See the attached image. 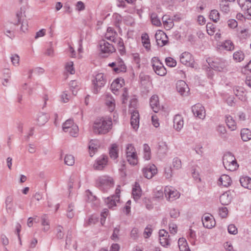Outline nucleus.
I'll list each match as a JSON object with an SVG mask.
<instances>
[{
  "instance_id": "55",
  "label": "nucleus",
  "mask_w": 251,
  "mask_h": 251,
  "mask_svg": "<svg viewBox=\"0 0 251 251\" xmlns=\"http://www.w3.org/2000/svg\"><path fill=\"white\" fill-rule=\"evenodd\" d=\"M74 206L72 204H70L68 208L67 213V217L68 218L71 219L74 216Z\"/></svg>"
},
{
  "instance_id": "6",
  "label": "nucleus",
  "mask_w": 251,
  "mask_h": 251,
  "mask_svg": "<svg viewBox=\"0 0 251 251\" xmlns=\"http://www.w3.org/2000/svg\"><path fill=\"white\" fill-rule=\"evenodd\" d=\"M97 183L100 189L104 192H107L114 185L113 178L108 176L100 177L97 180Z\"/></svg>"
},
{
  "instance_id": "5",
  "label": "nucleus",
  "mask_w": 251,
  "mask_h": 251,
  "mask_svg": "<svg viewBox=\"0 0 251 251\" xmlns=\"http://www.w3.org/2000/svg\"><path fill=\"white\" fill-rule=\"evenodd\" d=\"M210 59L207 60L208 64L213 69L219 72H226L227 70V62L220 58H217L214 59L211 62Z\"/></svg>"
},
{
  "instance_id": "34",
  "label": "nucleus",
  "mask_w": 251,
  "mask_h": 251,
  "mask_svg": "<svg viewBox=\"0 0 251 251\" xmlns=\"http://www.w3.org/2000/svg\"><path fill=\"white\" fill-rule=\"evenodd\" d=\"M220 184L225 187L229 186L231 183L230 177L226 175H223L219 179Z\"/></svg>"
},
{
  "instance_id": "46",
  "label": "nucleus",
  "mask_w": 251,
  "mask_h": 251,
  "mask_svg": "<svg viewBox=\"0 0 251 251\" xmlns=\"http://www.w3.org/2000/svg\"><path fill=\"white\" fill-rule=\"evenodd\" d=\"M10 60L13 66L17 67L19 65L20 56L17 54H11Z\"/></svg>"
},
{
  "instance_id": "64",
  "label": "nucleus",
  "mask_w": 251,
  "mask_h": 251,
  "mask_svg": "<svg viewBox=\"0 0 251 251\" xmlns=\"http://www.w3.org/2000/svg\"><path fill=\"white\" fill-rule=\"evenodd\" d=\"M86 195L87 198V200L89 201H93L96 199V197L88 190L86 191Z\"/></svg>"
},
{
  "instance_id": "33",
  "label": "nucleus",
  "mask_w": 251,
  "mask_h": 251,
  "mask_svg": "<svg viewBox=\"0 0 251 251\" xmlns=\"http://www.w3.org/2000/svg\"><path fill=\"white\" fill-rule=\"evenodd\" d=\"M107 160L108 158L106 156H103L97 160V163L94 165L95 168L97 170H101L106 165Z\"/></svg>"
},
{
  "instance_id": "40",
  "label": "nucleus",
  "mask_w": 251,
  "mask_h": 251,
  "mask_svg": "<svg viewBox=\"0 0 251 251\" xmlns=\"http://www.w3.org/2000/svg\"><path fill=\"white\" fill-rule=\"evenodd\" d=\"M143 157L146 160H149L151 157L150 147L146 144L143 145Z\"/></svg>"
},
{
  "instance_id": "20",
  "label": "nucleus",
  "mask_w": 251,
  "mask_h": 251,
  "mask_svg": "<svg viewBox=\"0 0 251 251\" xmlns=\"http://www.w3.org/2000/svg\"><path fill=\"white\" fill-rule=\"evenodd\" d=\"M131 112L130 124L133 128L136 130L139 127V114L137 110H133Z\"/></svg>"
},
{
  "instance_id": "43",
  "label": "nucleus",
  "mask_w": 251,
  "mask_h": 251,
  "mask_svg": "<svg viewBox=\"0 0 251 251\" xmlns=\"http://www.w3.org/2000/svg\"><path fill=\"white\" fill-rule=\"evenodd\" d=\"M56 237L57 239H62L64 238V228L61 226L58 225L56 227Z\"/></svg>"
},
{
  "instance_id": "36",
  "label": "nucleus",
  "mask_w": 251,
  "mask_h": 251,
  "mask_svg": "<svg viewBox=\"0 0 251 251\" xmlns=\"http://www.w3.org/2000/svg\"><path fill=\"white\" fill-rule=\"evenodd\" d=\"M241 139L244 142L248 141L251 139V131L248 128H243L240 132Z\"/></svg>"
},
{
  "instance_id": "12",
  "label": "nucleus",
  "mask_w": 251,
  "mask_h": 251,
  "mask_svg": "<svg viewBox=\"0 0 251 251\" xmlns=\"http://www.w3.org/2000/svg\"><path fill=\"white\" fill-rule=\"evenodd\" d=\"M144 176L148 178H151L157 172V168L154 164H149L143 169Z\"/></svg>"
},
{
  "instance_id": "3",
  "label": "nucleus",
  "mask_w": 251,
  "mask_h": 251,
  "mask_svg": "<svg viewBox=\"0 0 251 251\" xmlns=\"http://www.w3.org/2000/svg\"><path fill=\"white\" fill-rule=\"evenodd\" d=\"M223 163L225 169L230 171H234L238 167L235 157L230 152H227L224 155Z\"/></svg>"
},
{
  "instance_id": "30",
  "label": "nucleus",
  "mask_w": 251,
  "mask_h": 251,
  "mask_svg": "<svg viewBox=\"0 0 251 251\" xmlns=\"http://www.w3.org/2000/svg\"><path fill=\"white\" fill-rule=\"evenodd\" d=\"M231 197L229 192L223 193L220 197V201L223 205H228L230 203Z\"/></svg>"
},
{
  "instance_id": "8",
  "label": "nucleus",
  "mask_w": 251,
  "mask_h": 251,
  "mask_svg": "<svg viewBox=\"0 0 251 251\" xmlns=\"http://www.w3.org/2000/svg\"><path fill=\"white\" fill-rule=\"evenodd\" d=\"M105 84V80L104 78V75L100 73L96 75L95 79L93 80V84L94 86L93 92L95 94H98L101 88L104 86Z\"/></svg>"
},
{
  "instance_id": "56",
  "label": "nucleus",
  "mask_w": 251,
  "mask_h": 251,
  "mask_svg": "<svg viewBox=\"0 0 251 251\" xmlns=\"http://www.w3.org/2000/svg\"><path fill=\"white\" fill-rule=\"evenodd\" d=\"M219 213L222 218H226L228 214V210L226 207H222L219 208Z\"/></svg>"
},
{
  "instance_id": "10",
  "label": "nucleus",
  "mask_w": 251,
  "mask_h": 251,
  "mask_svg": "<svg viewBox=\"0 0 251 251\" xmlns=\"http://www.w3.org/2000/svg\"><path fill=\"white\" fill-rule=\"evenodd\" d=\"M120 186H118L115 191V195L105 199L104 201L106 205L109 208H111L116 205V202L120 201Z\"/></svg>"
},
{
  "instance_id": "24",
  "label": "nucleus",
  "mask_w": 251,
  "mask_h": 251,
  "mask_svg": "<svg viewBox=\"0 0 251 251\" xmlns=\"http://www.w3.org/2000/svg\"><path fill=\"white\" fill-rule=\"evenodd\" d=\"M132 195L135 201L138 200L142 195V190L139 184L135 182L132 188Z\"/></svg>"
},
{
  "instance_id": "31",
  "label": "nucleus",
  "mask_w": 251,
  "mask_h": 251,
  "mask_svg": "<svg viewBox=\"0 0 251 251\" xmlns=\"http://www.w3.org/2000/svg\"><path fill=\"white\" fill-rule=\"evenodd\" d=\"M126 70V66L122 59H119L116 61V67L113 69L115 72L117 73L125 72Z\"/></svg>"
},
{
  "instance_id": "11",
  "label": "nucleus",
  "mask_w": 251,
  "mask_h": 251,
  "mask_svg": "<svg viewBox=\"0 0 251 251\" xmlns=\"http://www.w3.org/2000/svg\"><path fill=\"white\" fill-rule=\"evenodd\" d=\"M164 195L167 200L173 201L178 199L180 196L179 192L171 186H166L164 188Z\"/></svg>"
},
{
  "instance_id": "38",
  "label": "nucleus",
  "mask_w": 251,
  "mask_h": 251,
  "mask_svg": "<svg viewBox=\"0 0 251 251\" xmlns=\"http://www.w3.org/2000/svg\"><path fill=\"white\" fill-rule=\"evenodd\" d=\"M226 125L228 128L233 131L236 129V124L233 117L231 116H226Z\"/></svg>"
},
{
  "instance_id": "45",
  "label": "nucleus",
  "mask_w": 251,
  "mask_h": 251,
  "mask_svg": "<svg viewBox=\"0 0 251 251\" xmlns=\"http://www.w3.org/2000/svg\"><path fill=\"white\" fill-rule=\"evenodd\" d=\"M70 86L73 94L75 95L78 90V83L76 80H72L70 83Z\"/></svg>"
},
{
  "instance_id": "60",
  "label": "nucleus",
  "mask_w": 251,
  "mask_h": 251,
  "mask_svg": "<svg viewBox=\"0 0 251 251\" xmlns=\"http://www.w3.org/2000/svg\"><path fill=\"white\" fill-rule=\"evenodd\" d=\"M227 230L229 233L234 235L236 234L238 232L237 227L233 224L228 226Z\"/></svg>"
},
{
  "instance_id": "58",
  "label": "nucleus",
  "mask_w": 251,
  "mask_h": 251,
  "mask_svg": "<svg viewBox=\"0 0 251 251\" xmlns=\"http://www.w3.org/2000/svg\"><path fill=\"white\" fill-rule=\"evenodd\" d=\"M163 25L165 29L167 30H169L174 25L173 20L172 19H169V20L164 23Z\"/></svg>"
},
{
  "instance_id": "26",
  "label": "nucleus",
  "mask_w": 251,
  "mask_h": 251,
  "mask_svg": "<svg viewBox=\"0 0 251 251\" xmlns=\"http://www.w3.org/2000/svg\"><path fill=\"white\" fill-rule=\"evenodd\" d=\"M150 105L152 110L157 113L159 109V100L157 95H153L150 99Z\"/></svg>"
},
{
  "instance_id": "32",
  "label": "nucleus",
  "mask_w": 251,
  "mask_h": 251,
  "mask_svg": "<svg viewBox=\"0 0 251 251\" xmlns=\"http://www.w3.org/2000/svg\"><path fill=\"white\" fill-rule=\"evenodd\" d=\"M178 246L180 251H190L187 241L184 238H180L178 239Z\"/></svg>"
},
{
  "instance_id": "63",
  "label": "nucleus",
  "mask_w": 251,
  "mask_h": 251,
  "mask_svg": "<svg viewBox=\"0 0 251 251\" xmlns=\"http://www.w3.org/2000/svg\"><path fill=\"white\" fill-rule=\"evenodd\" d=\"M164 175L166 178H170L172 176V170L170 167L165 169Z\"/></svg>"
},
{
  "instance_id": "39",
  "label": "nucleus",
  "mask_w": 251,
  "mask_h": 251,
  "mask_svg": "<svg viewBox=\"0 0 251 251\" xmlns=\"http://www.w3.org/2000/svg\"><path fill=\"white\" fill-rule=\"evenodd\" d=\"M109 155L111 159H115L118 156V146L116 144H113L109 150Z\"/></svg>"
},
{
  "instance_id": "21",
  "label": "nucleus",
  "mask_w": 251,
  "mask_h": 251,
  "mask_svg": "<svg viewBox=\"0 0 251 251\" xmlns=\"http://www.w3.org/2000/svg\"><path fill=\"white\" fill-rule=\"evenodd\" d=\"M184 125L183 118L181 115H176L174 118V127L177 131H179Z\"/></svg>"
},
{
  "instance_id": "22",
  "label": "nucleus",
  "mask_w": 251,
  "mask_h": 251,
  "mask_svg": "<svg viewBox=\"0 0 251 251\" xmlns=\"http://www.w3.org/2000/svg\"><path fill=\"white\" fill-rule=\"evenodd\" d=\"M69 128H72V129L74 130L75 133H76V131H78L77 126L75 124L73 121L71 119L67 120L62 126V129L64 131H67Z\"/></svg>"
},
{
  "instance_id": "54",
  "label": "nucleus",
  "mask_w": 251,
  "mask_h": 251,
  "mask_svg": "<svg viewBox=\"0 0 251 251\" xmlns=\"http://www.w3.org/2000/svg\"><path fill=\"white\" fill-rule=\"evenodd\" d=\"M164 194V190L163 191L161 189L156 188L154 191V197L157 199H162Z\"/></svg>"
},
{
  "instance_id": "13",
  "label": "nucleus",
  "mask_w": 251,
  "mask_h": 251,
  "mask_svg": "<svg viewBox=\"0 0 251 251\" xmlns=\"http://www.w3.org/2000/svg\"><path fill=\"white\" fill-rule=\"evenodd\" d=\"M193 114L200 119H203L205 117L204 107L200 103H197L192 107Z\"/></svg>"
},
{
  "instance_id": "52",
  "label": "nucleus",
  "mask_w": 251,
  "mask_h": 251,
  "mask_svg": "<svg viewBox=\"0 0 251 251\" xmlns=\"http://www.w3.org/2000/svg\"><path fill=\"white\" fill-rule=\"evenodd\" d=\"M165 62L166 65L169 67H174L176 65V61L170 57H167L165 59Z\"/></svg>"
},
{
  "instance_id": "48",
  "label": "nucleus",
  "mask_w": 251,
  "mask_h": 251,
  "mask_svg": "<svg viewBox=\"0 0 251 251\" xmlns=\"http://www.w3.org/2000/svg\"><path fill=\"white\" fill-rule=\"evenodd\" d=\"M244 89L242 87L235 86L233 88L234 93L236 96L239 97V98H240V96H243L244 93Z\"/></svg>"
},
{
  "instance_id": "50",
  "label": "nucleus",
  "mask_w": 251,
  "mask_h": 251,
  "mask_svg": "<svg viewBox=\"0 0 251 251\" xmlns=\"http://www.w3.org/2000/svg\"><path fill=\"white\" fill-rule=\"evenodd\" d=\"M151 23H152L153 25L156 26H160L161 25L160 21L155 14H151Z\"/></svg>"
},
{
  "instance_id": "44",
  "label": "nucleus",
  "mask_w": 251,
  "mask_h": 251,
  "mask_svg": "<svg viewBox=\"0 0 251 251\" xmlns=\"http://www.w3.org/2000/svg\"><path fill=\"white\" fill-rule=\"evenodd\" d=\"M220 14L216 10H213L211 11L209 15V18L214 22H217L219 20Z\"/></svg>"
},
{
  "instance_id": "57",
  "label": "nucleus",
  "mask_w": 251,
  "mask_h": 251,
  "mask_svg": "<svg viewBox=\"0 0 251 251\" xmlns=\"http://www.w3.org/2000/svg\"><path fill=\"white\" fill-rule=\"evenodd\" d=\"M158 150L160 153H166L168 151V147L165 143L162 142L159 145Z\"/></svg>"
},
{
  "instance_id": "9",
  "label": "nucleus",
  "mask_w": 251,
  "mask_h": 251,
  "mask_svg": "<svg viewBox=\"0 0 251 251\" xmlns=\"http://www.w3.org/2000/svg\"><path fill=\"white\" fill-rule=\"evenodd\" d=\"M237 3L242 9L244 11L245 18L247 19H251V0H237Z\"/></svg>"
},
{
  "instance_id": "37",
  "label": "nucleus",
  "mask_w": 251,
  "mask_h": 251,
  "mask_svg": "<svg viewBox=\"0 0 251 251\" xmlns=\"http://www.w3.org/2000/svg\"><path fill=\"white\" fill-rule=\"evenodd\" d=\"M240 182L241 185L249 190L251 189V178L248 176H243L240 178Z\"/></svg>"
},
{
  "instance_id": "19",
  "label": "nucleus",
  "mask_w": 251,
  "mask_h": 251,
  "mask_svg": "<svg viewBox=\"0 0 251 251\" xmlns=\"http://www.w3.org/2000/svg\"><path fill=\"white\" fill-rule=\"evenodd\" d=\"M176 87L178 92L182 96L186 95L189 91L187 84L183 80L178 81Z\"/></svg>"
},
{
  "instance_id": "61",
  "label": "nucleus",
  "mask_w": 251,
  "mask_h": 251,
  "mask_svg": "<svg viewBox=\"0 0 251 251\" xmlns=\"http://www.w3.org/2000/svg\"><path fill=\"white\" fill-rule=\"evenodd\" d=\"M108 210L107 209H103V212L101 213V219H100V223L102 225H103L105 219L107 216L108 215Z\"/></svg>"
},
{
  "instance_id": "4",
  "label": "nucleus",
  "mask_w": 251,
  "mask_h": 251,
  "mask_svg": "<svg viewBox=\"0 0 251 251\" xmlns=\"http://www.w3.org/2000/svg\"><path fill=\"white\" fill-rule=\"evenodd\" d=\"M126 154L127 161L132 165L138 163V156L136 149L132 144H128L126 147Z\"/></svg>"
},
{
  "instance_id": "35",
  "label": "nucleus",
  "mask_w": 251,
  "mask_h": 251,
  "mask_svg": "<svg viewBox=\"0 0 251 251\" xmlns=\"http://www.w3.org/2000/svg\"><path fill=\"white\" fill-rule=\"evenodd\" d=\"M219 136L224 140L226 141L228 139V135L226 133V130L225 126L219 125L217 129Z\"/></svg>"
},
{
  "instance_id": "25",
  "label": "nucleus",
  "mask_w": 251,
  "mask_h": 251,
  "mask_svg": "<svg viewBox=\"0 0 251 251\" xmlns=\"http://www.w3.org/2000/svg\"><path fill=\"white\" fill-rule=\"evenodd\" d=\"M99 147V142L97 140H91L89 143V154L93 156Z\"/></svg>"
},
{
  "instance_id": "51",
  "label": "nucleus",
  "mask_w": 251,
  "mask_h": 251,
  "mask_svg": "<svg viewBox=\"0 0 251 251\" xmlns=\"http://www.w3.org/2000/svg\"><path fill=\"white\" fill-rule=\"evenodd\" d=\"M220 7L225 13H227L229 11V3L227 1H222L220 3Z\"/></svg>"
},
{
  "instance_id": "15",
  "label": "nucleus",
  "mask_w": 251,
  "mask_h": 251,
  "mask_svg": "<svg viewBox=\"0 0 251 251\" xmlns=\"http://www.w3.org/2000/svg\"><path fill=\"white\" fill-rule=\"evenodd\" d=\"M100 50L104 53H110L115 51L114 46L105 40H102L99 43Z\"/></svg>"
},
{
  "instance_id": "23",
  "label": "nucleus",
  "mask_w": 251,
  "mask_h": 251,
  "mask_svg": "<svg viewBox=\"0 0 251 251\" xmlns=\"http://www.w3.org/2000/svg\"><path fill=\"white\" fill-rule=\"evenodd\" d=\"M124 84V79H117L115 80L111 84V90L112 92L117 95V92L122 89Z\"/></svg>"
},
{
  "instance_id": "62",
  "label": "nucleus",
  "mask_w": 251,
  "mask_h": 251,
  "mask_svg": "<svg viewBox=\"0 0 251 251\" xmlns=\"http://www.w3.org/2000/svg\"><path fill=\"white\" fill-rule=\"evenodd\" d=\"M207 33L210 35H212L215 32V27L213 25L207 24L206 25Z\"/></svg>"
},
{
  "instance_id": "17",
  "label": "nucleus",
  "mask_w": 251,
  "mask_h": 251,
  "mask_svg": "<svg viewBox=\"0 0 251 251\" xmlns=\"http://www.w3.org/2000/svg\"><path fill=\"white\" fill-rule=\"evenodd\" d=\"M159 241L160 244L164 247H167L170 245V239L168 232L164 229L160 230L159 232Z\"/></svg>"
},
{
  "instance_id": "27",
  "label": "nucleus",
  "mask_w": 251,
  "mask_h": 251,
  "mask_svg": "<svg viewBox=\"0 0 251 251\" xmlns=\"http://www.w3.org/2000/svg\"><path fill=\"white\" fill-rule=\"evenodd\" d=\"M220 49L225 50L226 51H232L234 49V45L230 40H226L221 43L219 45Z\"/></svg>"
},
{
  "instance_id": "53",
  "label": "nucleus",
  "mask_w": 251,
  "mask_h": 251,
  "mask_svg": "<svg viewBox=\"0 0 251 251\" xmlns=\"http://www.w3.org/2000/svg\"><path fill=\"white\" fill-rule=\"evenodd\" d=\"M120 229L118 227L114 228L113 234L111 236V238L114 241H117L119 240V234Z\"/></svg>"
},
{
  "instance_id": "14",
  "label": "nucleus",
  "mask_w": 251,
  "mask_h": 251,
  "mask_svg": "<svg viewBox=\"0 0 251 251\" xmlns=\"http://www.w3.org/2000/svg\"><path fill=\"white\" fill-rule=\"evenodd\" d=\"M180 61L187 66L194 67V59L192 55L188 52H184L180 55Z\"/></svg>"
},
{
  "instance_id": "16",
  "label": "nucleus",
  "mask_w": 251,
  "mask_h": 251,
  "mask_svg": "<svg viewBox=\"0 0 251 251\" xmlns=\"http://www.w3.org/2000/svg\"><path fill=\"white\" fill-rule=\"evenodd\" d=\"M155 38L158 46L163 47L168 42L167 35L163 31L158 30L155 35Z\"/></svg>"
},
{
  "instance_id": "18",
  "label": "nucleus",
  "mask_w": 251,
  "mask_h": 251,
  "mask_svg": "<svg viewBox=\"0 0 251 251\" xmlns=\"http://www.w3.org/2000/svg\"><path fill=\"white\" fill-rule=\"evenodd\" d=\"M202 222L204 227L207 228L213 227L216 224L213 216L209 214H204L202 218Z\"/></svg>"
},
{
  "instance_id": "41",
  "label": "nucleus",
  "mask_w": 251,
  "mask_h": 251,
  "mask_svg": "<svg viewBox=\"0 0 251 251\" xmlns=\"http://www.w3.org/2000/svg\"><path fill=\"white\" fill-rule=\"evenodd\" d=\"M244 53L241 50L236 51L233 54V58L236 62L242 61L244 60Z\"/></svg>"
},
{
  "instance_id": "7",
  "label": "nucleus",
  "mask_w": 251,
  "mask_h": 251,
  "mask_svg": "<svg viewBox=\"0 0 251 251\" xmlns=\"http://www.w3.org/2000/svg\"><path fill=\"white\" fill-rule=\"evenodd\" d=\"M151 65L154 72L159 75L164 76L167 73L166 68L157 57H154L151 59Z\"/></svg>"
},
{
  "instance_id": "2",
  "label": "nucleus",
  "mask_w": 251,
  "mask_h": 251,
  "mask_svg": "<svg viewBox=\"0 0 251 251\" xmlns=\"http://www.w3.org/2000/svg\"><path fill=\"white\" fill-rule=\"evenodd\" d=\"M105 38L112 41L117 45L118 50L121 55L125 53L126 50L123 39L117 36V33L114 31L112 27H109L107 28Z\"/></svg>"
},
{
  "instance_id": "47",
  "label": "nucleus",
  "mask_w": 251,
  "mask_h": 251,
  "mask_svg": "<svg viewBox=\"0 0 251 251\" xmlns=\"http://www.w3.org/2000/svg\"><path fill=\"white\" fill-rule=\"evenodd\" d=\"M65 163L68 166H72L75 163L74 157L71 154H67L64 158Z\"/></svg>"
},
{
  "instance_id": "59",
  "label": "nucleus",
  "mask_w": 251,
  "mask_h": 251,
  "mask_svg": "<svg viewBox=\"0 0 251 251\" xmlns=\"http://www.w3.org/2000/svg\"><path fill=\"white\" fill-rule=\"evenodd\" d=\"M173 165L174 168L179 169L181 167V160L178 158H175L173 161Z\"/></svg>"
},
{
  "instance_id": "29",
  "label": "nucleus",
  "mask_w": 251,
  "mask_h": 251,
  "mask_svg": "<svg viewBox=\"0 0 251 251\" xmlns=\"http://www.w3.org/2000/svg\"><path fill=\"white\" fill-rule=\"evenodd\" d=\"M49 118L47 114L42 112L37 115L36 120L38 125L43 126L47 122Z\"/></svg>"
},
{
  "instance_id": "42",
  "label": "nucleus",
  "mask_w": 251,
  "mask_h": 251,
  "mask_svg": "<svg viewBox=\"0 0 251 251\" xmlns=\"http://www.w3.org/2000/svg\"><path fill=\"white\" fill-rule=\"evenodd\" d=\"M142 42L144 47L147 49L150 48V42L149 35L147 33L143 34L141 36Z\"/></svg>"
},
{
  "instance_id": "1",
  "label": "nucleus",
  "mask_w": 251,
  "mask_h": 251,
  "mask_svg": "<svg viewBox=\"0 0 251 251\" xmlns=\"http://www.w3.org/2000/svg\"><path fill=\"white\" fill-rule=\"evenodd\" d=\"M112 126V122L111 119L103 118L97 119L93 126V131L96 134H104L110 131Z\"/></svg>"
},
{
  "instance_id": "49",
  "label": "nucleus",
  "mask_w": 251,
  "mask_h": 251,
  "mask_svg": "<svg viewBox=\"0 0 251 251\" xmlns=\"http://www.w3.org/2000/svg\"><path fill=\"white\" fill-rule=\"evenodd\" d=\"M66 70L71 74L73 75L75 73V70L74 68V63L72 61H69L66 63L65 66Z\"/></svg>"
},
{
  "instance_id": "28",
  "label": "nucleus",
  "mask_w": 251,
  "mask_h": 251,
  "mask_svg": "<svg viewBox=\"0 0 251 251\" xmlns=\"http://www.w3.org/2000/svg\"><path fill=\"white\" fill-rule=\"evenodd\" d=\"M105 104L110 112L114 110L115 107V100L111 95L108 94L105 95Z\"/></svg>"
}]
</instances>
